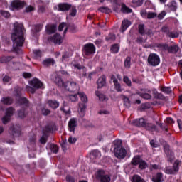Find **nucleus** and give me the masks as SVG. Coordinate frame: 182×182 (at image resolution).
Listing matches in <instances>:
<instances>
[{
	"instance_id": "33",
	"label": "nucleus",
	"mask_w": 182,
	"mask_h": 182,
	"mask_svg": "<svg viewBox=\"0 0 182 182\" xmlns=\"http://www.w3.org/2000/svg\"><path fill=\"white\" fill-rule=\"evenodd\" d=\"M114 86L115 90L119 93H122V92L124 91V88H122V85H120L119 82L114 84Z\"/></svg>"
},
{
	"instance_id": "27",
	"label": "nucleus",
	"mask_w": 182,
	"mask_h": 182,
	"mask_svg": "<svg viewBox=\"0 0 182 182\" xmlns=\"http://www.w3.org/2000/svg\"><path fill=\"white\" fill-rule=\"evenodd\" d=\"M111 80L113 81L114 85H115L116 83H119V80H122V75L119 74L117 75V76L113 75L111 76Z\"/></svg>"
},
{
	"instance_id": "3",
	"label": "nucleus",
	"mask_w": 182,
	"mask_h": 182,
	"mask_svg": "<svg viewBox=\"0 0 182 182\" xmlns=\"http://www.w3.org/2000/svg\"><path fill=\"white\" fill-rule=\"evenodd\" d=\"M96 179L100 182H110V175L104 170H98L96 173Z\"/></svg>"
},
{
	"instance_id": "38",
	"label": "nucleus",
	"mask_w": 182,
	"mask_h": 182,
	"mask_svg": "<svg viewBox=\"0 0 182 182\" xmlns=\"http://www.w3.org/2000/svg\"><path fill=\"white\" fill-rule=\"evenodd\" d=\"M161 90L164 92V93H166V95H170V93L172 92L170 87H161Z\"/></svg>"
},
{
	"instance_id": "20",
	"label": "nucleus",
	"mask_w": 182,
	"mask_h": 182,
	"mask_svg": "<svg viewBox=\"0 0 182 182\" xmlns=\"http://www.w3.org/2000/svg\"><path fill=\"white\" fill-rule=\"evenodd\" d=\"M146 124V122L144 120V119H143V118L135 120V124H136V126H138L139 127H145Z\"/></svg>"
},
{
	"instance_id": "17",
	"label": "nucleus",
	"mask_w": 182,
	"mask_h": 182,
	"mask_svg": "<svg viewBox=\"0 0 182 182\" xmlns=\"http://www.w3.org/2000/svg\"><path fill=\"white\" fill-rule=\"evenodd\" d=\"M76 119L72 118L68 123V127L70 132H75V129H76Z\"/></svg>"
},
{
	"instance_id": "1",
	"label": "nucleus",
	"mask_w": 182,
	"mask_h": 182,
	"mask_svg": "<svg viewBox=\"0 0 182 182\" xmlns=\"http://www.w3.org/2000/svg\"><path fill=\"white\" fill-rule=\"evenodd\" d=\"M14 30L11 33V39L16 46H22L25 39L23 38V25L15 23Z\"/></svg>"
},
{
	"instance_id": "36",
	"label": "nucleus",
	"mask_w": 182,
	"mask_h": 182,
	"mask_svg": "<svg viewBox=\"0 0 182 182\" xmlns=\"http://www.w3.org/2000/svg\"><path fill=\"white\" fill-rule=\"evenodd\" d=\"M121 97H122L124 102V105L127 107H130V100H129V98H127V97H126L125 95H122Z\"/></svg>"
},
{
	"instance_id": "16",
	"label": "nucleus",
	"mask_w": 182,
	"mask_h": 182,
	"mask_svg": "<svg viewBox=\"0 0 182 182\" xmlns=\"http://www.w3.org/2000/svg\"><path fill=\"white\" fill-rule=\"evenodd\" d=\"M95 93L100 102H107L109 100V98H107V97H106V95L102 93L100 91H95Z\"/></svg>"
},
{
	"instance_id": "21",
	"label": "nucleus",
	"mask_w": 182,
	"mask_h": 182,
	"mask_svg": "<svg viewBox=\"0 0 182 182\" xmlns=\"http://www.w3.org/2000/svg\"><path fill=\"white\" fill-rule=\"evenodd\" d=\"M132 182H146V181L139 175H134L131 178Z\"/></svg>"
},
{
	"instance_id": "51",
	"label": "nucleus",
	"mask_w": 182,
	"mask_h": 182,
	"mask_svg": "<svg viewBox=\"0 0 182 182\" xmlns=\"http://www.w3.org/2000/svg\"><path fill=\"white\" fill-rule=\"evenodd\" d=\"M107 41H115L116 40V36L114 34H109L107 38Z\"/></svg>"
},
{
	"instance_id": "44",
	"label": "nucleus",
	"mask_w": 182,
	"mask_h": 182,
	"mask_svg": "<svg viewBox=\"0 0 182 182\" xmlns=\"http://www.w3.org/2000/svg\"><path fill=\"white\" fill-rule=\"evenodd\" d=\"M1 102L4 103V105H11L12 103V100H11V98L4 97L2 98Z\"/></svg>"
},
{
	"instance_id": "29",
	"label": "nucleus",
	"mask_w": 182,
	"mask_h": 182,
	"mask_svg": "<svg viewBox=\"0 0 182 182\" xmlns=\"http://www.w3.org/2000/svg\"><path fill=\"white\" fill-rule=\"evenodd\" d=\"M169 9L171 11H173V12H176L177 11V3L174 1H171L168 5Z\"/></svg>"
},
{
	"instance_id": "37",
	"label": "nucleus",
	"mask_w": 182,
	"mask_h": 182,
	"mask_svg": "<svg viewBox=\"0 0 182 182\" xmlns=\"http://www.w3.org/2000/svg\"><path fill=\"white\" fill-rule=\"evenodd\" d=\"M99 11L100 12H103L104 14H110V12H112V9L107 7H100Z\"/></svg>"
},
{
	"instance_id": "24",
	"label": "nucleus",
	"mask_w": 182,
	"mask_h": 182,
	"mask_svg": "<svg viewBox=\"0 0 182 182\" xmlns=\"http://www.w3.org/2000/svg\"><path fill=\"white\" fill-rule=\"evenodd\" d=\"M145 127L147 130H149L150 132H155L156 130H157V127L151 123L146 122V124H145Z\"/></svg>"
},
{
	"instance_id": "40",
	"label": "nucleus",
	"mask_w": 182,
	"mask_h": 182,
	"mask_svg": "<svg viewBox=\"0 0 182 182\" xmlns=\"http://www.w3.org/2000/svg\"><path fill=\"white\" fill-rule=\"evenodd\" d=\"M123 82H124L125 84L129 87L132 86V80H130V79H129V77L126 75L124 76Z\"/></svg>"
},
{
	"instance_id": "52",
	"label": "nucleus",
	"mask_w": 182,
	"mask_h": 182,
	"mask_svg": "<svg viewBox=\"0 0 182 182\" xmlns=\"http://www.w3.org/2000/svg\"><path fill=\"white\" fill-rule=\"evenodd\" d=\"M92 155L95 156V159L97 157H100L101 154L100 151H99L98 150H94L92 151Z\"/></svg>"
},
{
	"instance_id": "30",
	"label": "nucleus",
	"mask_w": 182,
	"mask_h": 182,
	"mask_svg": "<svg viewBox=\"0 0 182 182\" xmlns=\"http://www.w3.org/2000/svg\"><path fill=\"white\" fill-rule=\"evenodd\" d=\"M121 11L124 13V14H132L133 12V11L132 10V9L127 7L126 5L122 4V9Z\"/></svg>"
},
{
	"instance_id": "61",
	"label": "nucleus",
	"mask_w": 182,
	"mask_h": 182,
	"mask_svg": "<svg viewBox=\"0 0 182 182\" xmlns=\"http://www.w3.org/2000/svg\"><path fill=\"white\" fill-rule=\"evenodd\" d=\"M159 167L157 164H152L151 166V170H159Z\"/></svg>"
},
{
	"instance_id": "32",
	"label": "nucleus",
	"mask_w": 182,
	"mask_h": 182,
	"mask_svg": "<svg viewBox=\"0 0 182 182\" xmlns=\"http://www.w3.org/2000/svg\"><path fill=\"white\" fill-rule=\"evenodd\" d=\"M56 31L55 26H48L46 28V32L48 34L53 33V32Z\"/></svg>"
},
{
	"instance_id": "49",
	"label": "nucleus",
	"mask_w": 182,
	"mask_h": 182,
	"mask_svg": "<svg viewBox=\"0 0 182 182\" xmlns=\"http://www.w3.org/2000/svg\"><path fill=\"white\" fill-rule=\"evenodd\" d=\"M166 14H167V13H166V11H162L158 15V19H159V20L163 19V18L166 16Z\"/></svg>"
},
{
	"instance_id": "35",
	"label": "nucleus",
	"mask_w": 182,
	"mask_h": 182,
	"mask_svg": "<svg viewBox=\"0 0 182 182\" xmlns=\"http://www.w3.org/2000/svg\"><path fill=\"white\" fill-rule=\"evenodd\" d=\"M156 16H157V13L149 11L147 13L146 18L147 19H154V18H156Z\"/></svg>"
},
{
	"instance_id": "46",
	"label": "nucleus",
	"mask_w": 182,
	"mask_h": 182,
	"mask_svg": "<svg viewBox=\"0 0 182 182\" xmlns=\"http://www.w3.org/2000/svg\"><path fill=\"white\" fill-rule=\"evenodd\" d=\"M50 149L53 153H57L59 151V147H58L56 145H50Z\"/></svg>"
},
{
	"instance_id": "43",
	"label": "nucleus",
	"mask_w": 182,
	"mask_h": 182,
	"mask_svg": "<svg viewBox=\"0 0 182 182\" xmlns=\"http://www.w3.org/2000/svg\"><path fill=\"white\" fill-rule=\"evenodd\" d=\"M70 9L71 10L70 11V16H76V14L77 12V11L76 10V7L71 6Z\"/></svg>"
},
{
	"instance_id": "56",
	"label": "nucleus",
	"mask_w": 182,
	"mask_h": 182,
	"mask_svg": "<svg viewBox=\"0 0 182 182\" xmlns=\"http://www.w3.org/2000/svg\"><path fill=\"white\" fill-rule=\"evenodd\" d=\"M42 113L44 116H48V114H49V113H50V111L49 109H43Z\"/></svg>"
},
{
	"instance_id": "48",
	"label": "nucleus",
	"mask_w": 182,
	"mask_h": 182,
	"mask_svg": "<svg viewBox=\"0 0 182 182\" xmlns=\"http://www.w3.org/2000/svg\"><path fill=\"white\" fill-rule=\"evenodd\" d=\"M69 99H70V102H77V100H78L77 95H70Z\"/></svg>"
},
{
	"instance_id": "14",
	"label": "nucleus",
	"mask_w": 182,
	"mask_h": 182,
	"mask_svg": "<svg viewBox=\"0 0 182 182\" xmlns=\"http://www.w3.org/2000/svg\"><path fill=\"white\" fill-rule=\"evenodd\" d=\"M131 25L132 23L130 22V21L127 19L122 21L120 28V32H124L126 29H127V28H129V26H130Z\"/></svg>"
},
{
	"instance_id": "26",
	"label": "nucleus",
	"mask_w": 182,
	"mask_h": 182,
	"mask_svg": "<svg viewBox=\"0 0 182 182\" xmlns=\"http://www.w3.org/2000/svg\"><path fill=\"white\" fill-rule=\"evenodd\" d=\"M138 32L140 35L144 36L146 35V28L144 24H139L138 26Z\"/></svg>"
},
{
	"instance_id": "62",
	"label": "nucleus",
	"mask_w": 182,
	"mask_h": 182,
	"mask_svg": "<svg viewBox=\"0 0 182 182\" xmlns=\"http://www.w3.org/2000/svg\"><path fill=\"white\" fill-rule=\"evenodd\" d=\"M162 32H164L166 34L168 33V32H170L168 31V27H167V26L162 27Z\"/></svg>"
},
{
	"instance_id": "28",
	"label": "nucleus",
	"mask_w": 182,
	"mask_h": 182,
	"mask_svg": "<svg viewBox=\"0 0 182 182\" xmlns=\"http://www.w3.org/2000/svg\"><path fill=\"white\" fill-rule=\"evenodd\" d=\"M78 95H79L82 102H83V103H87V101H88L87 95H86V94H85V92H78Z\"/></svg>"
},
{
	"instance_id": "31",
	"label": "nucleus",
	"mask_w": 182,
	"mask_h": 182,
	"mask_svg": "<svg viewBox=\"0 0 182 182\" xmlns=\"http://www.w3.org/2000/svg\"><path fill=\"white\" fill-rule=\"evenodd\" d=\"M54 64H55V60H53V59H51V58L46 59L43 62V65H44V66H50V65H54Z\"/></svg>"
},
{
	"instance_id": "41",
	"label": "nucleus",
	"mask_w": 182,
	"mask_h": 182,
	"mask_svg": "<svg viewBox=\"0 0 182 182\" xmlns=\"http://www.w3.org/2000/svg\"><path fill=\"white\" fill-rule=\"evenodd\" d=\"M178 33L177 32H168L167 33V36H168V38H178Z\"/></svg>"
},
{
	"instance_id": "55",
	"label": "nucleus",
	"mask_w": 182,
	"mask_h": 182,
	"mask_svg": "<svg viewBox=\"0 0 182 182\" xmlns=\"http://www.w3.org/2000/svg\"><path fill=\"white\" fill-rule=\"evenodd\" d=\"M1 14L2 16H4V18H9L10 16L9 12L8 11H1Z\"/></svg>"
},
{
	"instance_id": "45",
	"label": "nucleus",
	"mask_w": 182,
	"mask_h": 182,
	"mask_svg": "<svg viewBox=\"0 0 182 182\" xmlns=\"http://www.w3.org/2000/svg\"><path fill=\"white\" fill-rule=\"evenodd\" d=\"M139 96L143 99H151V95L149 93H139Z\"/></svg>"
},
{
	"instance_id": "7",
	"label": "nucleus",
	"mask_w": 182,
	"mask_h": 182,
	"mask_svg": "<svg viewBox=\"0 0 182 182\" xmlns=\"http://www.w3.org/2000/svg\"><path fill=\"white\" fill-rule=\"evenodd\" d=\"M56 9L58 11H61L62 12H65L66 11H69L72 8V5L68 3H60L57 6H55Z\"/></svg>"
},
{
	"instance_id": "34",
	"label": "nucleus",
	"mask_w": 182,
	"mask_h": 182,
	"mask_svg": "<svg viewBox=\"0 0 182 182\" xmlns=\"http://www.w3.org/2000/svg\"><path fill=\"white\" fill-rule=\"evenodd\" d=\"M147 162L146 161L141 159V161L139 162V168L141 170H144L145 168H147Z\"/></svg>"
},
{
	"instance_id": "39",
	"label": "nucleus",
	"mask_w": 182,
	"mask_h": 182,
	"mask_svg": "<svg viewBox=\"0 0 182 182\" xmlns=\"http://www.w3.org/2000/svg\"><path fill=\"white\" fill-rule=\"evenodd\" d=\"M131 62H132V58L130 57H127L124 61V66L127 68V69L130 68Z\"/></svg>"
},
{
	"instance_id": "57",
	"label": "nucleus",
	"mask_w": 182,
	"mask_h": 182,
	"mask_svg": "<svg viewBox=\"0 0 182 182\" xmlns=\"http://www.w3.org/2000/svg\"><path fill=\"white\" fill-rule=\"evenodd\" d=\"M32 11H35V9L32 6H28L26 8V12H32Z\"/></svg>"
},
{
	"instance_id": "9",
	"label": "nucleus",
	"mask_w": 182,
	"mask_h": 182,
	"mask_svg": "<svg viewBox=\"0 0 182 182\" xmlns=\"http://www.w3.org/2000/svg\"><path fill=\"white\" fill-rule=\"evenodd\" d=\"M12 114H14V109L9 108L6 110V116L2 118V122L4 123V124H6V123L9 122V117H11Z\"/></svg>"
},
{
	"instance_id": "50",
	"label": "nucleus",
	"mask_w": 182,
	"mask_h": 182,
	"mask_svg": "<svg viewBox=\"0 0 182 182\" xmlns=\"http://www.w3.org/2000/svg\"><path fill=\"white\" fill-rule=\"evenodd\" d=\"M17 116L20 119H23V117H25V116H26V113H25V112H23V111H20L18 112Z\"/></svg>"
},
{
	"instance_id": "4",
	"label": "nucleus",
	"mask_w": 182,
	"mask_h": 182,
	"mask_svg": "<svg viewBox=\"0 0 182 182\" xmlns=\"http://www.w3.org/2000/svg\"><path fill=\"white\" fill-rule=\"evenodd\" d=\"M179 165L180 161H176L173 164V168L166 167L165 168L166 174H177V173H178V170H180V168L178 167Z\"/></svg>"
},
{
	"instance_id": "23",
	"label": "nucleus",
	"mask_w": 182,
	"mask_h": 182,
	"mask_svg": "<svg viewBox=\"0 0 182 182\" xmlns=\"http://www.w3.org/2000/svg\"><path fill=\"white\" fill-rule=\"evenodd\" d=\"M165 153L166 154L168 160L171 163L173 160H174V154L170 151L167 148L165 149Z\"/></svg>"
},
{
	"instance_id": "11",
	"label": "nucleus",
	"mask_w": 182,
	"mask_h": 182,
	"mask_svg": "<svg viewBox=\"0 0 182 182\" xmlns=\"http://www.w3.org/2000/svg\"><path fill=\"white\" fill-rule=\"evenodd\" d=\"M24 5H25V3L19 0H14L11 2V6L14 9H21V8H23Z\"/></svg>"
},
{
	"instance_id": "59",
	"label": "nucleus",
	"mask_w": 182,
	"mask_h": 182,
	"mask_svg": "<svg viewBox=\"0 0 182 182\" xmlns=\"http://www.w3.org/2000/svg\"><path fill=\"white\" fill-rule=\"evenodd\" d=\"M147 11L146 10H141V16H143V18H146V16L147 17Z\"/></svg>"
},
{
	"instance_id": "15",
	"label": "nucleus",
	"mask_w": 182,
	"mask_h": 182,
	"mask_svg": "<svg viewBox=\"0 0 182 182\" xmlns=\"http://www.w3.org/2000/svg\"><path fill=\"white\" fill-rule=\"evenodd\" d=\"M98 88L102 89L105 85H106V76L105 75H102L100 77L97 81Z\"/></svg>"
},
{
	"instance_id": "25",
	"label": "nucleus",
	"mask_w": 182,
	"mask_h": 182,
	"mask_svg": "<svg viewBox=\"0 0 182 182\" xmlns=\"http://www.w3.org/2000/svg\"><path fill=\"white\" fill-rule=\"evenodd\" d=\"M66 31L71 32V33H75V32H76V26H75V25L70 24L67 26L66 29L64 31L65 33H66Z\"/></svg>"
},
{
	"instance_id": "5",
	"label": "nucleus",
	"mask_w": 182,
	"mask_h": 182,
	"mask_svg": "<svg viewBox=\"0 0 182 182\" xmlns=\"http://www.w3.org/2000/svg\"><path fill=\"white\" fill-rule=\"evenodd\" d=\"M148 63L151 66H158V65H160V57L157 54H150L148 57Z\"/></svg>"
},
{
	"instance_id": "64",
	"label": "nucleus",
	"mask_w": 182,
	"mask_h": 182,
	"mask_svg": "<svg viewBox=\"0 0 182 182\" xmlns=\"http://www.w3.org/2000/svg\"><path fill=\"white\" fill-rule=\"evenodd\" d=\"M66 180L68 182H75V181H73V178H72V177L69 176H67Z\"/></svg>"
},
{
	"instance_id": "58",
	"label": "nucleus",
	"mask_w": 182,
	"mask_h": 182,
	"mask_svg": "<svg viewBox=\"0 0 182 182\" xmlns=\"http://www.w3.org/2000/svg\"><path fill=\"white\" fill-rule=\"evenodd\" d=\"M150 144L151 146V147H159V144H156V141L154 140H151L150 141Z\"/></svg>"
},
{
	"instance_id": "2",
	"label": "nucleus",
	"mask_w": 182,
	"mask_h": 182,
	"mask_svg": "<svg viewBox=\"0 0 182 182\" xmlns=\"http://www.w3.org/2000/svg\"><path fill=\"white\" fill-rule=\"evenodd\" d=\"M114 144L115 146H117V147L114 148V154L115 157H117V159H124V157H126L127 151L126 149L120 146V144H122V141L115 140L114 141Z\"/></svg>"
},
{
	"instance_id": "19",
	"label": "nucleus",
	"mask_w": 182,
	"mask_h": 182,
	"mask_svg": "<svg viewBox=\"0 0 182 182\" xmlns=\"http://www.w3.org/2000/svg\"><path fill=\"white\" fill-rule=\"evenodd\" d=\"M53 80L60 87H66V85H65V82H63V80L60 77H56Z\"/></svg>"
},
{
	"instance_id": "8",
	"label": "nucleus",
	"mask_w": 182,
	"mask_h": 182,
	"mask_svg": "<svg viewBox=\"0 0 182 182\" xmlns=\"http://www.w3.org/2000/svg\"><path fill=\"white\" fill-rule=\"evenodd\" d=\"M50 42H53L55 45H60L63 42V38L59 34H55L53 38L49 39Z\"/></svg>"
},
{
	"instance_id": "12",
	"label": "nucleus",
	"mask_w": 182,
	"mask_h": 182,
	"mask_svg": "<svg viewBox=\"0 0 182 182\" xmlns=\"http://www.w3.org/2000/svg\"><path fill=\"white\" fill-rule=\"evenodd\" d=\"M30 85H31L32 87H34L35 89H39L43 86V84L39 81V80L34 79L30 82Z\"/></svg>"
},
{
	"instance_id": "22",
	"label": "nucleus",
	"mask_w": 182,
	"mask_h": 182,
	"mask_svg": "<svg viewBox=\"0 0 182 182\" xmlns=\"http://www.w3.org/2000/svg\"><path fill=\"white\" fill-rule=\"evenodd\" d=\"M141 161V159L140 158V156H135L132 161H131V164L132 166H137V164H140V162Z\"/></svg>"
},
{
	"instance_id": "18",
	"label": "nucleus",
	"mask_w": 182,
	"mask_h": 182,
	"mask_svg": "<svg viewBox=\"0 0 182 182\" xmlns=\"http://www.w3.org/2000/svg\"><path fill=\"white\" fill-rule=\"evenodd\" d=\"M48 105L51 109H58V107H59V102L56 100H50L48 102Z\"/></svg>"
},
{
	"instance_id": "10",
	"label": "nucleus",
	"mask_w": 182,
	"mask_h": 182,
	"mask_svg": "<svg viewBox=\"0 0 182 182\" xmlns=\"http://www.w3.org/2000/svg\"><path fill=\"white\" fill-rule=\"evenodd\" d=\"M151 180L153 182H163L164 181V178L161 172H159L152 176Z\"/></svg>"
},
{
	"instance_id": "63",
	"label": "nucleus",
	"mask_w": 182,
	"mask_h": 182,
	"mask_svg": "<svg viewBox=\"0 0 182 182\" xmlns=\"http://www.w3.org/2000/svg\"><path fill=\"white\" fill-rule=\"evenodd\" d=\"M40 142L42 143V144H45L46 143V137L43 136L40 139Z\"/></svg>"
},
{
	"instance_id": "53",
	"label": "nucleus",
	"mask_w": 182,
	"mask_h": 182,
	"mask_svg": "<svg viewBox=\"0 0 182 182\" xmlns=\"http://www.w3.org/2000/svg\"><path fill=\"white\" fill-rule=\"evenodd\" d=\"M63 28H65V29H66V28H68V25H66V23H60L58 27V29L60 31H63Z\"/></svg>"
},
{
	"instance_id": "54",
	"label": "nucleus",
	"mask_w": 182,
	"mask_h": 182,
	"mask_svg": "<svg viewBox=\"0 0 182 182\" xmlns=\"http://www.w3.org/2000/svg\"><path fill=\"white\" fill-rule=\"evenodd\" d=\"M145 35H147L148 36H153L154 33H153V31L150 29H148L145 31Z\"/></svg>"
},
{
	"instance_id": "13",
	"label": "nucleus",
	"mask_w": 182,
	"mask_h": 182,
	"mask_svg": "<svg viewBox=\"0 0 182 182\" xmlns=\"http://www.w3.org/2000/svg\"><path fill=\"white\" fill-rule=\"evenodd\" d=\"M82 53L86 56H89V55H92V44L88 43L84 46L82 50Z\"/></svg>"
},
{
	"instance_id": "42",
	"label": "nucleus",
	"mask_w": 182,
	"mask_h": 182,
	"mask_svg": "<svg viewBox=\"0 0 182 182\" xmlns=\"http://www.w3.org/2000/svg\"><path fill=\"white\" fill-rule=\"evenodd\" d=\"M119 49L120 48L119 47V45L115 44L112 46L111 51L112 52V53H117Z\"/></svg>"
},
{
	"instance_id": "6",
	"label": "nucleus",
	"mask_w": 182,
	"mask_h": 182,
	"mask_svg": "<svg viewBox=\"0 0 182 182\" xmlns=\"http://www.w3.org/2000/svg\"><path fill=\"white\" fill-rule=\"evenodd\" d=\"M161 48L164 49V50H167L168 53H177L178 52V47L177 46H168L167 44H163Z\"/></svg>"
},
{
	"instance_id": "60",
	"label": "nucleus",
	"mask_w": 182,
	"mask_h": 182,
	"mask_svg": "<svg viewBox=\"0 0 182 182\" xmlns=\"http://www.w3.org/2000/svg\"><path fill=\"white\" fill-rule=\"evenodd\" d=\"M23 77H25V79H28V77H31V76H32V75L29 73H23Z\"/></svg>"
},
{
	"instance_id": "47",
	"label": "nucleus",
	"mask_w": 182,
	"mask_h": 182,
	"mask_svg": "<svg viewBox=\"0 0 182 182\" xmlns=\"http://www.w3.org/2000/svg\"><path fill=\"white\" fill-rule=\"evenodd\" d=\"M77 141V139H76V137H73L72 136H70L68 139V142L70 143V144H74V143H75Z\"/></svg>"
}]
</instances>
